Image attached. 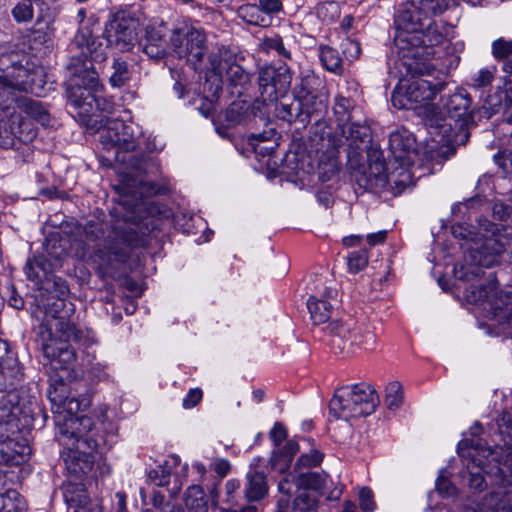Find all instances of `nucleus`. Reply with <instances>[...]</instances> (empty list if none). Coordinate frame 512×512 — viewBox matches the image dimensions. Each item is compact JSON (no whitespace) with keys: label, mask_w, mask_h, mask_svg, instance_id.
<instances>
[{"label":"nucleus","mask_w":512,"mask_h":512,"mask_svg":"<svg viewBox=\"0 0 512 512\" xmlns=\"http://www.w3.org/2000/svg\"><path fill=\"white\" fill-rule=\"evenodd\" d=\"M454 215L462 214L467 223L451 226L454 238L461 241L464 264L454 267V277L467 283L464 293L469 302L477 303L496 291L498 281L487 284L482 280L483 268L504 263L512 264V227L496 223L512 217V206L499 200H489L477 195L453 206Z\"/></svg>","instance_id":"f257e3e1"},{"label":"nucleus","mask_w":512,"mask_h":512,"mask_svg":"<svg viewBox=\"0 0 512 512\" xmlns=\"http://www.w3.org/2000/svg\"><path fill=\"white\" fill-rule=\"evenodd\" d=\"M447 8L448 0H406L398 4L391 54L402 75L414 78L427 72L426 62L434 55L433 47L443 38L433 17Z\"/></svg>","instance_id":"f03ea898"},{"label":"nucleus","mask_w":512,"mask_h":512,"mask_svg":"<svg viewBox=\"0 0 512 512\" xmlns=\"http://www.w3.org/2000/svg\"><path fill=\"white\" fill-rule=\"evenodd\" d=\"M139 134L135 126L118 119L108 121L100 132L104 149L114 150L115 161L122 165L121 181L116 189L124 192L123 204L126 207L134 205L130 196L152 197L167 190L165 185L154 180L160 165L155 156L140 150Z\"/></svg>","instance_id":"7ed1b4c3"},{"label":"nucleus","mask_w":512,"mask_h":512,"mask_svg":"<svg viewBox=\"0 0 512 512\" xmlns=\"http://www.w3.org/2000/svg\"><path fill=\"white\" fill-rule=\"evenodd\" d=\"M334 114L337 130L345 139L348 163L355 169L354 179L359 187L366 190L384 189L390 176L383 152L372 146V131L362 107L349 97L335 98Z\"/></svg>","instance_id":"20e7f679"},{"label":"nucleus","mask_w":512,"mask_h":512,"mask_svg":"<svg viewBox=\"0 0 512 512\" xmlns=\"http://www.w3.org/2000/svg\"><path fill=\"white\" fill-rule=\"evenodd\" d=\"M117 191L119 206L123 209V212L117 211L121 219L112 224L90 220L83 226L86 241L97 246L95 255L111 268L127 262L133 249L146 245V239L137 231V227L150 214L147 201L150 196H130L129 199L135 206L126 207L123 204L124 192Z\"/></svg>","instance_id":"39448f33"},{"label":"nucleus","mask_w":512,"mask_h":512,"mask_svg":"<svg viewBox=\"0 0 512 512\" xmlns=\"http://www.w3.org/2000/svg\"><path fill=\"white\" fill-rule=\"evenodd\" d=\"M475 108L470 94L463 88L441 96L437 104L427 109V125L446 133L452 130L450 142L453 146H465L470 138V129L476 126Z\"/></svg>","instance_id":"423d86ee"},{"label":"nucleus","mask_w":512,"mask_h":512,"mask_svg":"<svg viewBox=\"0 0 512 512\" xmlns=\"http://www.w3.org/2000/svg\"><path fill=\"white\" fill-rule=\"evenodd\" d=\"M328 344L335 354L349 357L358 350H370L376 343V336L365 322L332 321L326 327Z\"/></svg>","instance_id":"0eeeda50"},{"label":"nucleus","mask_w":512,"mask_h":512,"mask_svg":"<svg viewBox=\"0 0 512 512\" xmlns=\"http://www.w3.org/2000/svg\"><path fill=\"white\" fill-rule=\"evenodd\" d=\"M378 404L375 389L359 383L338 388L329 402V410L335 417L348 420L372 414Z\"/></svg>","instance_id":"6e6552de"},{"label":"nucleus","mask_w":512,"mask_h":512,"mask_svg":"<svg viewBox=\"0 0 512 512\" xmlns=\"http://www.w3.org/2000/svg\"><path fill=\"white\" fill-rule=\"evenodd\" d=\"M70 57L67 65L68 71L77 73L98 72L95 63L107 60V46L98 35H94L91 28L83 26L78 29L70 44Z\"/></svg>","instance_id":"1a4fd4ad"},{"label":"nucleus","mask_w":512,"mask_h":512,"mask_svg":"<svg viewBox=\"0 0 512 512\" xmlns=\"http://www.w3.org/2000/svg\"><path fill=\"white\" fill-rule=\"evenodd\" d=\"M70 78L67 82L66 94L68 103L77 110L81 116H88L94 112V106L100 107L97 92L103 90L99 72L77 73L68 71Z\"/></svg>","instance_id":"9d476101"},{"label":"nucleus","mask_w":512,"mask_h":512,"mask_svg":"<svg viewBox=\"0 0 512 512\" xmlns=\"http://www.w3.org/2000/svg\"><path fill=\"white\" fill-rule=\"evenodd\" d=\"M243 60L225 47L209 57L210 66L220 71L232 95L242 96L251 86L252 73L240 63Z\"/></svg>","instance_id":"9b49d317"},{"label":"nucleus","mask_w":512,"mask_h":512,"mask_svg":"<svg viewBox=\"0 0 512 512\" xmlns=\"http://www.w3.org/2000/svg\"><path fill=\"white\" fill-rule=\"evenodd\" d=\"M170 44L178 57L185 59L194 70L198 69L207 52L204 32L184 22L173 28Z\"/></svg>","instance_id":"f8f14e48"},{"label":"nucleus","mask_w":512,"mask_h":512,"mask_svg":"<svg viewBox=\"0 0 512 512\" xmlns=\"http://www.w3.org/2000/svg\"><path fill=\"white\" fill-rule=\"evenodd\" d=\"M0 69L11 78L12 85L25 92H34L43 85L42 69L29 67L28 58L20 53L11 52L0 57Z\"/></svg>","instance_id":"ddd939ff"},{"label":"nucleus","mask_w":512,"mask_h":512,"mask_svg":"<svg viewBox=\"0 0 512 512\" xmlns=\"http://www.w3.org/2000/svg\"><path fill=\"white\" fill-rule=\"evenodd\" d=\"M106 444V439L101 437H86L79 439L75 447L68 448L62 454L68 474L75 479H82L88 475L94 466V451H98Z\"/></svg>","instance_id":"4468645a"},{"label":"nucleus","mask_w":512,"mask_h":512,"mask_svg":"<svg viewBox=\"0 0 512 512\" xmlns=\"http://www.w3.org/2000/svg\"><path fill=\"white\" fill-rule=\"evenodd\" d=\"M293 72L291 68L282 63L279 66L265 64L258 69V90L264 101L276 102L280 97L286 96L291 88Z\"/></svg>","instance_id":"2eb2a0df"},{"label":"nucleus","mask_w":512,"mask_h":512,"mask_svg":"<svg viewBox=\"0 0 512 512\" xmlns=\"http://www.w3.org/2000/svg\"><path fill=\"white\" fill-rule=\"evenodd\" d=\"M292 95L298 97L309 122L312 118L319 121L327 110V93L324 91L322 81L313 74L302 76L293 88Z\"/></svg>","instance_id":"dca6fc26"},{"label":"nucleus","mask_w":512,"mask_h":512,"mask_svg":"<svg viewBox=\"0 0 512 512\" xmlns=\"http://www.w3.org/2000/svg\"><path fill=\"white\" fill-rule=\"evenodd\" d=\"M389 150L395 162L400 166L399 176L401 179H394V172L387 174L390 176L388 184L393 181L395 185L404 189L408 185L409 174L406 168L414 163L418 155V146L416 139L406 129L397 130L389 136Z\"/></svg>","instance_id":"f3484780"},{"label":"nucleus","mask_w":512,"mask_h":512,"mask_svg":"<svg viewBox=\"0 0 512 512\" xmlns=\"http://www.w3.org/2000/svg\"><path fill=\"white\" fill-rule=\"evenodd\" d=\"M139 22L126 11H118L106 23L103 36L109 46L121 51H131L138 42Z\"/></svg>","instance_id":"a211bd4d"},{"label":"nucleus","mask_w":512,"mask_h":512,"mask_svg":"<svg viewBox=\"0 0 512 512\" xmlns=\"http://www.w3.org/2000/svg\"><path fill=\"white\" fill-rule=\"evenodd\" d=\"M446 87L445 82L432 83L426 79L417 78L405 87L398 86L392 93V104L398 109H414L418 104L429 101Z\"/></svg>","instance_id":"6ab92c4d"},{"label":"nucleus","mask_w":512,"mask_h":512,"mask_svg":"<svg viewBox=\"0 0 512 512\" xmlns=\"http://www.w3.org/2000/svg\"><path fill=\"white\" fill-rule=\"evenodd\" d=\"M498 464L487 468L473 466L461 472L462 485L468 487L471 493L478 494L494 486L503 487L508 482V472Z\"/></svg>","instance_id":"aec40b11"},{"label":"nucleus","mask_w":512,"mask_h":512,"mask_svg":"<svg viewBox=\"0 0 512 512\" xmlns=\"http://www.w3.org/2000/svg\"><path fill=\"white\" fill-rule=\"evenodd\" d=\"M227 128L238 125L252 126L259 122L266 123V110L263 102L250 103L243 99L233 101L224 113Z\"/></svg>","instance_id":"412c9836"},{"label":"nucleus","mask_w":512,"mask_h":512,"mask_svg":"<svg viewBox=\"0 0 512 512\" xmlns=\"http://www.w3.org/2000/svg\"><path fill=\"white\" fill-rule=\"evenodd\" d=\"M8 397L14 402L17 416L22 415L32 421L42 416L46 419V413L39 404L40 393L35 386L24 385L8 393Z\"/></svg>","instance_id":"4be33fe9"},{"label":"nucleus","mask_w":512,"mask_h":512,"mask_svg":"<svg viewBox=\"0 0 512 512\" xmlns=\"http://www.w3.org/2000/svg\"><path fill=\"white\" fill-rule=\"evenodd\" d=\"M78 333L77 331L76 338L61 333L58 340L50 338L48 342L43 344L44 355L51 361L55 369H67L76 361V351L71 344V340L77 341Z\"/></svg>","instance_id":"5701e85b"},{"label":"nucleus","mask_w":512,"mask_h":512,"mask_svg":"<svg viewBox=\"0 0 512 512\" xmlns=\"http://www.w3.org/2000/svg\"><path fill=\"white\" fill-rule=\"evenodd\" d=\"M65 307L64 297H48L47 303L44 304V313L46 318H52V321L47 320V330L49 335H52V328L54 327L57 332H61L68 337H77V329L75 326L65 320L66 316L63 314Z\"/></svg>","instance_id":"b1692460"},{"label":"nucleus","mask_w":512,"mask_h":512,"mask_svg":"<svg viewBox=\"0 0 512 512\" xmlns=\"http://www.w3.org/2000/svg\"><path fill=\"white\" fill-rule=\"evenodd\" d=\"M63 497L69 510L73 512H100L97 505H94L82 483L68 482L63 487Z\"/></svg>","instance_id":"393cba45"},{"label":"nucleus","mask_w":512,"mask_h":512,"mask_svg":"<svg viewBox=\"0 0 512 512\" xmlns=\"http://www.w3.org/2000/svg\"><path fill=\"white\" fill-rule=\"evenodd\" d=\"M337 292L325 287L322 292L312 295L307 301V308L315 325L325 323L330 317L333 305L328 301L336 296Z\"/></svg>","instance_id":"a878e982"},{"label":"nucleus","mask_w":512,"mask_h":512,"mask_svg":"<svg viewBox=\"0 0 512 512\" xmlns=\"http://www.w3.org/2000/svg\"><path fill=\"white\" fill-rule=\"evenodd\" d=\"M101 74L107 78L112 88L128 86L133 77V66L122 57H114L108 66L102 68Z\"/></svg>","instance_id":"bb28decb"},{"label":"nucleus","mask_w":512,"mask_h":512,"mask_svg":"<svg viewBox=\"0 0 512 512\" xmlns=\"http://www.w3.org/2000/svg\"><path fill=\"white\" fill-rule=\"evenodd\" d=\"M24 380L23 368L14 356H6L0 361V393H9Z\"/></svg>","instance_id":"cd10ccee"},{"label":"nucleus","mask_w":512,"mask_h":512,"mask_svg":"<svg viewBox=\"0 0 512 512\" xmlns=\"http://www.w3.org/2000/svg\"><path fill=\"white\" fill-rule=\"evenodd\" d=\"M275 114L277 118L289 124L298 122L306 126L309 123L308 116L306 112H304L298 97H295V95H292L291 99L276 103Z\"/></svg>","instance_id":"c85d7f7f"},{"label":"nucleus","mask_w":512,"mask_h":512,"mask_svg":"<svg viewBox=\"0 0 512 512\" xmlns=\"http://www.w3.org/2000/svg\"><path fill=\"white\" fill-rule=\"evenodd\" d=\"M290 477H292L295 487L298 490H303L302 492L311 490L321 496L325 494L328 478L321 473L310 470L301 472L298 470L291 472Z\"/></svg>","instance_id":"c756f323"},{"label":"nucleus","mask_w":512,"mask_h":512,"mask_svg":"<svg viewBox=\"0 0 512 512\" xmlns=\"http://www.w3.org/2000/svg\"><path fill=\"white\" fill-rule=\"evenodd\" d=\"M142 51L152 60L159 61L167 55L163 33L155 27H147L145 37L139 42Z\"/></svg>","instance_id":"7c9ffc66"},{"label":"nucleus","mask_w":512,"mask_h":512,"mask_svg":"<svg viewBox=\"0 0 512 512\" xmlns=\"http://www.w3.org/2000/svg\"><path fill=\"white\" fill-rule=\"evenodd\" d=\"M484 497L483 505L493 512H511L512 483L508 479L503 487L494 486Z\"/></svg>","instance_id":"2f4dec72"},{"label":"nucleus","mask_w":512,"mask_h":512,"mask_svg":"<svg viewBox=\"0 0 512 512\" xmlns=\"http://www.w3.org/2000/svg\"><path fill=\"white\" fill-rule=\"evenodd\" d=\"M29 448L15 439L6 438L0 441V466L21 465L27 460Z\"/></svg>","instance_id":"473e14b6"},{"label":"nucleus","mask_w":512,"mask_h":512,"mask_svg":"<svg viewBox=\"0 0 512 512\" xmlns=\"http://www.w3.org/2000/svg\"><path fill=\"white\" fill-rule=\"evenodd\" d=\"M512 287L505 291L495 292L492 309L495 319L512 329Z\"/></svg>","instance_id":"72a5a7b5"},{"label":"nucleus","mask_w":512,"mask_h":512,"mask_svg":"<svg viewBox=\"0 0 512 512\" xmlns=\"http://www.w3.org/2000/svg\"><path fill=\"white\" fill-rule=\"evenodd\" d=\"M53 265L44 255H35L29 258L25 265L27 278L38 288L40 284L52 272Z\"/></svg>","instance_id":"f704fd0d"},{"label":"nucleus","mask_w":512,"mask_h":512,"mask_svg":"<svg viewBox=\"0 0 512 512\" xmlns=\"http://www.w3.org/2000/svg\"><path fill=\"white\" fill-rule=\"evenodd\" d=\"M244 496L248 502L259 501L268 493L266 476L262 472L253 471L247 474Z\"/></svg>","instance_id":"c9c22d12"},{"label":"nucleus","mask_w":512,"mask_h":512,"mask_svg":"<svg viewBox=\"0 0 512 512\" xmlns=\"http://www.w3.org/2000/svg\"><path fill=\"white\" fill-rule=\"evenodd\" d=\"M299 444L295 440H288L285 446L273 451L269 460L271 468L280 473H285L292 463L294 455L299 451Z\"/></svg>","instance_id":"e433bc0d"},{"label":"nucleus","mask_w":512,"mask_h":512,"mask_svg":"<svg viewBox=\"0 0 512 512\" xmlns=\"http://www.w3.org/2000/svg\"><path fill=\"white\" fill-rule=\"evenodd\" d=\"M92 419L86 415L78 416L75 418L69 419L63 429H61V433L63 435H68L71 438H75L76 443L79 439H83L86 437H93L92 433Z\"/></svg>","instance_id":"4c0bfd02"},{"label":"nucleus","mask_w":512,"mask_h":512,"mask_svg":"<svg viewBox=\"0 0 512 512\" xmlns=\"http://www.w3.org/2000/svg\"><path fill=\"white\" fill-rule=\"evenodd\" d=\"M17 105L23 113L33 118L43 126L49 124L50 113L43 102L32 98L24 97L18 99Z\"/></svg>","instance_id":"58836bf2"},{"label":"nucleus","mask_w":512,"mask_h":512,"mask_svg":"<svg viewBox=\"0 0 512 512\" xmlns=\"http://www.w3.org/2000/svg\"><path fill=\"white\" fill-rule=\"evenodd\" d=\"M223 77L220 71L211 66L205 73L202 83V93L204 98L210 103L216 102L222 93Z\"/></svg>","instance_id":"ea45409f"},{"label":"nucleus","mask_w":512,"mask_h":512,"mask_svg":"<svg viewBox=\"0 0 512 512\" xmlns=\"http://www.w3.org/2000/svg\"><path fill=\"white\" fill-rule=\"evenodd\" d=\"M319 59L322 66L329 72L342 75L344 72L343 59L337 49L329 45L319 46Z\"/></svg>","instance_id":"a19ab883"},{"label":"nucleus","mask_w":512,"mask_h":512,"mask_svg":"<svg viewBox=\"0 0 512 512\" xmlns=\"http://www.w3.org/2000/svg\"><path fill=\"white\" fill-rule=\"evenodd\" d=\"M35 137V132L29 131L25 136L16 135L13 127L0 123V147L4 149H19V145L27 143Z\"/></svg>","instance_id":"79ce46f5"},{"label":"nucleus","mask_w":512,"mask_h":512,"mask_svg":"<svg viewBox=\"0 0 512 512\" xmlns=\"http://www.w3.org/2000/svg\"><path fill=\"white\" fill-rule=\"evenodd\" d=\"M239 17L246 23L254 26L267 27L271 24V19L262 14L257 3L243 4L238 8Z\"/></svg>","instance_id":"37998d69"},{"label":"nucleus","mask_w":512,"mask_h":512,"mask_svg":"<svg viewBox=\"0 0 512 512\" xmlns=\"http://www.w3.org/2000/svg\"><path fill=\"white\" fill-rule=\"evenodd\" d=\"M185 505L190 512H208V503L201 486L188 487L185 492Z\"/></svg>","instance_id":"c03bdc74"},{"label":"nucleus","mask_w":512,"mask_h":512,"mask_svg":"<svg viewBox=\"0 0 512 512\" xmlns=\"http://www.w3.org/2000/svg\"><path fill=\"white\" fill-rule=\"evenodd\" d=\"M46 292L49 297H65L69 293V286L65 279L53 274V271L37 288Z\"/></svg>","instance_id":"a18cd8bd"},{"label":"nucleus","mask_w":512,"mask_h":512,"mask_svg":"<svg viewBox=\"0 0 512 512\" xmlns=\"http://www.w3.org/2000/svg\"><path fill=\"white\" fill-rule=\"evenodd\" d=\"M261 126L265 127L263 131L252 132L247 138L249 146H251L255 151L257 150L260 142H272L277 134L275 125L269 120L267 116L266 123L259 122L257 125H252L251 127L260 128Z\"/></svg>","instance_id":"49530a36"},{"label":"nucleus","mask_w":512,"mask_h":512,"mask_svg":"<svg viewBox=\"0 0 512 512\" xmlns=\"http://www.w3.org/2000/svg\"><path fill=\"white\" fill-rule=\"evenodd\" d=\"M502 423L497 422L498 435L503 442V448H506L507 455L504 466L512 473V425H508L505 417L502 418Z\"/></svg>","instance_id":"de8ad7c7"},{"label":"nucleus","mask_w":512,"mask_h":512,"mask_svg":"<svg viewBox=\"0 0 512 512\" xmlns=\"http://www.w3.org/2000/svg\"><path fill=\"white\" fill-rule=\"evenodd\" d=\"M319 499L309 492H299L294 498L290 512H317Z\"/></svg>","instance_id":"09e8293b"},{"label":"nucleus","mask_w":512,"mask_h":512,"mask_svg":"<svg viewBox=\"0 0 512 512\" xmlns=\"http://www.w3.org/2000/svg\"><path fill=\"white\" fill-rule=\"evenodd\" d=\"M503 107H507L505 91L495 92L486 97L480 113H482L485 117L490 118L493 114L500 112Z\"/></svg>","instance_id":"8fccbe9b"},{"label":"nucleus","mask_w":512,"mask_h":512,"mask_svg":"<svg viewBox=\"0 0 512 512\" xmlns=\"http://www.w3.org/2000/svg\"><path fill=\"white\" fill-rule=\"evenodd\" d=\"M34 1L30 0H21L16 3V5L11 10V15L15 22L28 23L31 22L34 18Z\"/></svg>","instance_id":"3c124183"},{"label":"nucleus","mask_w":512,"mask_h":512,"mask_svg":"<svg viewBox=\"0 0 512 512\" xmlns=\"http://www.w3.org/2000/svg\"><path fill=\"white\" fill-rule=\"evenodd\" d=\"M385 404L388 409H397L403 400V388L400 382L393 381L386 387Z\"/></svg>","instance_id":"603ef678"},{"label":"nucleus","mask_w":512,"mask_h":512,"mask_svg":"<svg viewBox=\"0 0 512 512\" xmlns=\"http://www.w3.org/2000/svg\"><path fill=\"white\" fill-rule=\"evenodd\" d=\"M496 71L495 66L480 69L470 77V85L476 89L490 86L494 80Z\"/></svg>","instance_id":"864d4df0"},{"label":"nucleus","mask_w":512,"mask_h":512,"mask_svg":"<svg viewBox=\"0 0 512 512\" xmlns=\"http://www.w3.org/2000/svg\"><path fill=\"white\" fill-rule=\"evenodd\" d=\"M13 403L8 393H0V425L10 424L18 418Z\"/></svg>","instance_id":"5fc2aeb1"},{"label":"nucleus","mask_w":512,"mask_h":512,"mask_svg":"<svg viewBox=\"0 0 512 512\" xmlns=\"http://www.w3.org/2000/svg\"><path fill=\"white\" fill-rule=\"evenodd\" d=\"M262 45L265 50H273L279 56L291 59V52L286 48L283 38L278 34L265 37Z\"/></svg>","instance_id":"6e6d98bb"},{"label":"nucleus","mask_w":512,"mask_h":512,"mask_svg":"<svg viewBox=\"0 0 512 512\" xmlns=\"http://www.w3.org/2000/svg\"><path fill=\"white\" fill-rule=\"evenodd\" d=\"M348 269L352 273H357L364 269L368 263V254L365 249L350 252L347 257Z\"/></svg>","instance_id":"4d7b16f0"},{"label":"nucleus","mask_w":512,"mask_h":512,"mask_svg":"<svg viewBox=\"0 0 512 512\" xmlns=\"http://www.w3.org/2000/svg\"><path fill=\"white\" fill-rule=\"evenodd\" d=\"M6 477L3 470L0 468V497L4 499L2 508L6 512H11L14 504L12 500H17L19 494L15 490L6 489Z\"/></svg>","instance_id":"13d9d810"},{"label":"nucleus","mask_w":512,"mask_h":512,"mask_svg":"<svg viewBox=\"0 0 512 512\" xmlns=\"http://www.w3.org/2000/svg\"><path fill=\"white\" fill-rule=\"evenodd\" d=\"M323 460V454L317 449H312L310 453L302 454L294 467V471L300 470L302 467L311 468L319 465Z\"/></svg>","instance_id":"bf43d9fd"},{"label":"nucleus","mask_w":512,"mask_h":512,"mask_svg":"<svg viewBox=\"0 0 512 512\" xmlns=\"http://www.w3.org/2000/svg\"><path fill=\"white\" fill-rule=\"evenodd\" d=\"M494 161L506 176L512 178V148L494 155Z\"/></svg>","instance_id":"052dcab7"},{"label":"nucleus","mask_w":512,"mask_h":512,"mask_svg":"<svg viewBox=\"0 0 512 512\" xmlns=\"http://www.w3.org/2000/svg\"><path fill=\"white\" fill-rule=\"evenodd\" d=\"M492 54L497 60H505L512 54V41L499 38L492 43Z\"/></svg>","instance_id":"680f3d73"},{"label":"nucleus","mask_w":512,"mask_h":512,"mask_svg":"<svg viewBox=\"0 0 512 512\" xmlns=\"http://www.w3.org/2000/svg\"><path fill=\"white\" fill-rule=\"evenodd\" d=\"M257 7L260 8L263 15L271 17L283 11L282 0H258Z\"/></svg>","instance_id":"e2e57ef3"},{"label":"nucleus","mask_w":512,"mask_h":512,"mask_svg":"<svg viewBox=\"0 0 512 512\" xmlns=\"http://www.w3.org/2000/svg\"><path fill=\"white\" fill-rule=\"evenodd\" d=\"M342 50L345 58L351 62L358 59L361 54L360 43L350 37L343 40Z\"/></svg>","instance_id":"0e129e2a"},{"label":"nucleus","mask_w":512,"mask_h":512,"mask_svg":"<svg viewBox=\"0 0 512 512\" xmlns=\"http://www.w3.org/2000/svg\"><path fill=\"white\" fill-rule=\"evenodd\" d=\"M240 489V482L236 479L228 480L225 484V497L223 498V502H225L228 506H236L238 505L239 495H236V492Z\"/></svg>","instance_id":"69168bd1"},{"label":"nucleus","mask_w":512,"mask_h":512,"mask_svg":"<svg viewBox=\"0 0 512 512\" xmlns=\"http://www.w3.org/2000/svg\"><path fill=\"white\" fill-rule=\"evenodd\" d=\"M436 490L441 494L443 497H449L452 496L456 488L452 484V482L448 479V477L445 476V471L442 470L436 480Z\"/></svg>","instance_id":"338daca9"},{"label":"nucleus","mask_w":512,"mask_h":512,"mask_svg":"<svg viewBox=\"0 0 512 512\" xmlns=\"http://www.w3.org/2000/svg\"><path fill=\"white\" fill-rule=\"evenodd\" d=\"M148 479L157 486H165L169 483L170 471L163 466H159L158 469L149 471Z\"/></svg>","instance_id":"774afa93"}]
</instances>
